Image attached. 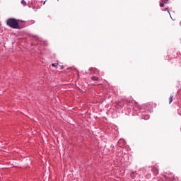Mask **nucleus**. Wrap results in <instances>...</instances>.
<instances>
[{
	"label": "nucleus",
	"mask_w": 181,
	"mask_h": 181,
	"mask_svg": "<svg viewBox=\"0 0 181 181\" xmlns=\"http://www.w3.org/2000/svg\"><path fill=\"white\" fill-rule=\"evenodd\" d=\"M6 25L13 29H19V21L15 18H9L6 21Z\"/></svg>",
	"instance_id": "1"
},
{
	"label": "nucleus",
	"mask_w": 181,
	"mask_h": 181,
	"mask_svg": "<svg viewBox=\"0 0 181 181\" xmlns=\"http://www.w3.org/2000/svg\"><path fill=\"white\" fill-rule=\"evenodd\" d=\"M165 4H168V1H161L160 3V8H163L165 6Z\"/></svg>",
	"instance_id": "2"
},
{
	"label": "nucleus",
	"mask_w": 181,
	"mask_h": 181,
	"mask_svg": "<svg viewBox=\"0 0 181 181\" xmlns=\"http://www.w3.org/2000/svg\"><path fill=\"white\" fill-rule=\"evenodd\" d=\"M92 80H93V81H98V77H97V76H93V77H92Z\"/></svg>",
	"instance_id": "3"
},
{
	"label": "nucleus",
	"mask_w": 181,
	"mask_h": 181,
	"mask_svg": "<svg viewBox=\"0 0 181 181\" xmlns=\"http://www.w3.org/2000/svg\"><path fill=\"white\" fill-rule=\"evenodd\" d=\"M172 101H173V95H171L169 98L170 104L172 103Z\"/></svg>",
	"instance_id": "4"
},
{
	"label": "nucleus",
	"mask_w": 181,
	"mask_h": 181,
	"mask_svg": "<svg viewBox=\"0 0 181 181\" xmlns=\"http://www.w3.org/2000/svg\"><path fill=\"white\" fill-rule=\"evenodd\" d=\"M52 66L53 67H56L57 66H59V62L54 63V64H52Z\"/></svg>",
	"instance_id": "5"
},
{
	"label": "nucleus",
	"mask_w": 181,
	"mask_h": 181,
	"mask_svg": "<svg viewBox=\"0 0 181 181\" xmlns=\"http://www.w3.org/2000/svg\"><path fill=\"white\" fill-rule=\"evenodd\" d=\"M21 4H23V5H26V1L25 0H22Z\"/></svg>",
	"instance_id": "6"
},
{
	"label": "nucleus",
	"mask_w": 181,
	"mask_h": 181,
	"mask_svg": "<svg viewBox=\"0 0 181 181\" xmlns=\"http://www.w3.org/2000/svg\"><path fill=\"white\" fill-rule=\"evenodd\" d=\"M60 68L62 70H63V69H64V67L63 66H60Z\"/></svg>",
	"instance_id": "7"
},
{
	"label": "nucleus",
	"mask_w": 181,
	"mask_h": 181,
	"mask_svg": "<svg viewBox=\"0 0 181 181\" xmlns=\"http://www.w3.org/2000/svg\"><path fill=\"white\" fill-rule=\"evenodd\" d=\"M165 11H167L168 12V13L170 14V13L169 12V10L168 8H166Z\"/></svg>",
	"instance_id": "8"
}]
</instances>
